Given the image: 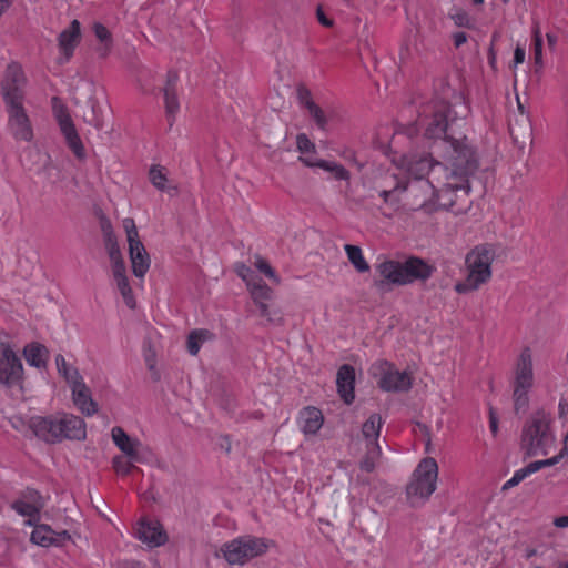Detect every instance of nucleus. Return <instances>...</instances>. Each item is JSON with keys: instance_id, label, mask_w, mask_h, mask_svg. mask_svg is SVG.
I'll return each instance as SVG.
<instances>
[{"instance_id": "nucleus-55", "label": "nucleus", "mask_w": 568, "mask_h": 568, "mask_svg": "<svg viewBox=\"0 0 568 568\" xmlns=\"http://www.w3.org/2000/svg\"><path fill=\"white\" fill-rule=\"evenodd\" d=\"M403 134L400 132H396L393 136L392 144H395L396 141L402 136Z\"/></svg>"}, {"instance_id": "nucleus-18", "label": "nucleus", "mask_w": 568, "mask_h": 568, "mask_svg": "<svg viewBox=\"0 0 568 568\" xmlns=\"http://www.w3.org/2000/svg\"><path fill=\"white\" fill-rule=\"evenodd\" d=\"M135 537L149 547H159L166 541V534L158 521L142 519L135 528Z\"/></svg>"}, {"instance_id": "nucleus-37", "label": "nucleus", "mask_w": 568, "mask_h": 568, "mask_svg": "<svg viewBox=\"0 0 568 568\" xmlns=\"http://www.w3.org/2000/svg\"><path fill=\"white\" fill-rule=\"evenodd\" d=\"M212 334L207 329H194L187 337V351L191 355H197L201 345L211 338Z\"/></svg>"}, {"instance_id": "nucleus-32", "label": "nucleus", "mask_w": 568, "mask_h": 568, "mask_svg": "<svg viewBox=\"0 0 568 568\" xmlns=\"http://www.w3.org/2000/svg\"><path fill=\"white\" fill-rule=\"evenodd\" d=\"M383 423L384 422L379 414H372L363 424L362 435L365 438L366 444L378 443Z\"/></svg>"}, {"instance_id": "nucleus-45", "label": "nucleus", "mask_w": 568, "mask_h": 568, "mask_svg": "<svg viewBox=\"0 0 568 568\" xmlns=\"http://www.w3.org/2000/svg\"><path fill=\"white\" fill-rule=\"evenodd\" d=\"M85 122H88L90 125L94 126L95 129L100 130L102 128V121L95 115L94 105L91 106V116L84 118Z\"/></svg>"}, {"instance_id": "nucleus-10", "label": "nucleus", "mask_w": 568, "mask_h": 568, "mask_svg": "<svg viewBox=\"0 0 568 568\" xmlns=\"http://www.w3.org/2000/svg\"><path fill=\"white\" fill-rule=\"evenodd\" d=\"M23 365L20 357L13 351L11 345L6 342L0 343V385L8 389H22Z\"/></svg>"}, {"instance_id": "nucleus-29", "label": "nucleus", "mask_w": 568, "mask_h": 568, "mask_svg": "<svg viewBox=\"0 0 568 568\" xmlns=\"http://www.w3.org/2000/svg\"><path fill=\"white\" fill-rule=\"evenodd\" d=\"M102 230L104 234L105 247L111 260L112 267L125 265L121 254L120 246L118 244L116 237L110 223L103 224Z\"/></svg>"}, {"instance_id": "nucleus-42", "label": "nucleus", "mask_w": 568, "mask_h": 568, "mask_svg": "<svg viewBox=\"0 0 568 568\" xmlns=\"http://www.w3.org/2000/svg\"><path fill=\"white\" fill-rule=\"evenodd\" d=\"M134 463L135 462L131 460L130 458H125V456L121 455L114 456L112 459V466L115 473L122 476H125L131 473V470L134 467Z\"/></svg>"}, {"instance_id": "nucleus-24", "label": "nucleus", "mask_w": 568, "mask_h": 568, "mask_svg": "<svg viewBox=\"0 0 568 568\" xmlns=\"http://www.w3.org/2000/svg\"><path fill=\"white\" fill-rule=\"evenodd\" d=\"M33 526L34 529L31 532L30 540L36 545L49 547L52 545H59L60 542L70 539V535L65 530L55 532L51 529L50 526L44 524L37 525V523H34Z\"/></svg>"}, {"instance_id": "nucleus-54", "label": "nucleus", "mask_w": 568, "mask_h": 568, "mask_svg": "<svg viewBox=\"0 0 568 568\" xmlns=\"http://www.w3.org/2000/svg\"><path fill=\"white\" fill-rule=\"evenodd\" d=\"M546 38H547L548 45L550 48H554L558 40L557 36L555 33H547Z\"/></svg>"}, {"instance_id": "nucleus-2", "label": "nucleus", "mask_w": 568, "mask_h": 568, "mask_svg": "<svg viewBox=\"0 0 568 568\" xmlns=\"http://www.w3.org/2000/svg\"><path fill=\"white\" fill-rule=\"evenodd\" d=\"M234 271L245 282L254 303L260 307L261 315L268 316V302L273 298V291L262 281L257 273L263 274L272 283L278 285L281 278L275 274L271 264L262 256L256 255L251 265L236 263Z\"/></svg>"}, {"instance_id": "nucleus-27", "label": "nucleus", "mask_w": 568, "mask_h": 568, "mask_svg": "<svg viewBox=\"0 0 568 568\" xmlns=\"http://www.w3.org/2000/svg\"><path fill=\"white\" fill-rule=\"evenodd\" d=\"M376 271L386 282L404 285L403 262L385 260L376 265Z\"/></svg>"}, {"instance_id": "nucleus-26", "label": "nucleus", "mask_w": 568, "mask_h": 568, "mask_svg": "<svg viewBox=\"0 0 568 568\" xmlns=\"http://www.w3.org/2000/svg\"><path fill=\"white\" fill-rule=\"evenodd\" d=\"M112 276L125 305L129 308H135L136 302L126 276L125 265L112 267Z\"/></svg>"}, {"instance_id": "nucleus-31", "label": "nucleus", "mask_w": 568, "mask_h": 568, "mask_svg": "<svg viewBox=\"0 0 568 568\" xmlns=\"http://www.w3.org/2000/svg\"><path fill=\"white\" fill-rule=\"evenodd\" d=\"M93 32L100 44L97 47L95 51L98 55L102 59L106 58L113 45V39L111 32L100 22H95L93 24Z\"/></svg>"}, {"instance_id": "nucleus-21", "label": "nucleus", "mask_w": 568, "mask_h": 568, "mask_svg": "<svg viewBox=\"0 0 568 568\" xmlns=\"http://www.w3.org/2000/svg\"><path fill=\"white\" fill-rule=\"evenodd\" d=\"M81 38V26L78 20H73L58 38L59 49L62 54L61 62H68Z\"/></svg>"}, {"instance_id": "nucleus-11", "label": "nucleus", "mask_w": 568, "mask_h": 568, "mask_svg": "<svg viewBox=\"0 0 568 568\" xmlns=\"http://www.w3.org/2000/svg\"><path fill=\"white\" fill-rule=\"evenodd\" d=\"M123 227L129 243V255L132 264V272L136 277L143 278L150 268V256L143 243L139 239V232L134 220L130 217L124 219Z\"/></svg>"}, {"instance_id": "nucleus-41", "label": "nucleus", "mask_w": 568, "mask_h": 568, "mask_svg": "<svg viewBox=\"0 0 568 568\" xmlns=\"http://www.w3.org/2000/svg\"><path fill=\"white\" fill-rule=\"evenodd\" d=\"M535 469L532 468V464H528L526 467L520 468L514 473L511 478H509L504 485L503 490H508L518 484H520L524 479H526L528 476L535 474Z\"/></svg>"}, {"instance_id": "nucleus-46", "label": "nucleus", "mask_w": 568, "mask_h": 568, "mask_svg": "<svg viewBox=\"0 0 568 568\" xmlns=\"http://www.w3.org/2000/svg\"><path fill=\"white\" fill-rule=\"evenodd\" d=\"M558 416L560 419L566 420L568 416V402L565 398H560L558 403Z\"/></svg>"}, {"instance_id": "nucleus-50", "label": "nucleus", "mask_w": 568, "mask_h": 568, "mask_svg": "<svg viewBox=\"0 0 568 568\" xmlns=\"http://www.w3.org/2000/svg\"><path fill=\"white\" fill-rule=\"evenodd\" d=\"M526 58V51L525 49L517 47L514 51V63L516 65L524 63Z\"/></svg>"}, {"instance_id": "nucleus-4", "label": "nucleus", "mask_w": 568, "mask_h": 568, "mask_svg": "<svg viewBox=\"0 0 568 568\" xmlns=\"http://www.w3.org/2000/svg\"><path fill=\"white\" fill-rule=\"evenodd\" d=\"M496 251L491 244H479L473 247L465 257L467 276L465 281L455 285V291L465 294L476 291L491 278V264Z\"/></svg>"}, {"instance_id": "nucleus-48", "label": "nucleus", "mask_w": 568, "mask_h": 568, "mask_svg": "<svg viewBox=\"0 0 568 568\" xmlns=\"http://www.w3.org/2000/svg\"><path fill=\"white\" fill-rule=\"evenodd\" d=\"M178 80H179L178 73L175 71H169L168 75H166V83H165L164 88H169L170 87L173 90H175Z\"/></svg>"}, {"instance_id": "nucleus-53", "label": "nucleus", "mask_w": 568, "mask_h": 568, "mask_svg": "<svg viewBox=\"0 0 568 568\" xmlns=\"http://www.w3.org/2000/svg\"><path fill=\"white\" fill-rule=\"evenodd\" d=\"M12 0H0V17L9 9Z\"/></svg>"}, {"instance_id": "nucleus-5", "label": "nucleus", "mask_w": 568, "mask_h": 568, "mask_svg": "<svg viewBox=\"0 0 568 568\" xmlns=\"http://www.w3.org/2000/svg\"><path fill=\"white\" fill-rule=\"evenodd\" d=\"M510 385L515 412L525 413L529 406V393L535 385L532 351L528 346L520 351L514 362Z\"/></svg>"}, {"instance_id": "nucleus-3", "label": "nucleus", "mask_w": 568, "mask_h": 568, "mask_svg": "<svg viewBox=\"0 0 568 568\" xmlns=\"http://www.w3.org/2000/svg\"><path fill=\"white\" fill-rule=\"evenodd\" d=\"M554 418L549 412L539 409L531 414L523 427L521 447L527 456H546L556 444Z\"/></svg>"}, {"instance_id": "nucleus-13", "label": "nucleus", "mask_w": 568, "mask_h": 568, "mask_svg": "<svg viewBox=\"0 0 568 568\" xmlns=\"http://www.w3.org/2000/svg\"><path fill=\"white\" fill-rule=\"evenodd\" d=\"M6 112L8 114L7 126L11 136L16 141L32 142L34 130L23 103L7 105Z\"/></svg>"}, {"instance_id": "nucleus-6", "label": "nucleus", "mask_w": 568, "mask_h": 568, "mask_svg": "<svg viewBox=\"0 0 568 568\" xmlns=\"http://www.w3.org/2000/svg\"><path fill=\"white\" fill-rule=\"evenodd\" d=\"M268 547L267 539L244 535L223 544L220 554L229 565L244 566L252 559L264 555Z\"/></svg>"}, {"instance_id": "nucleus-33", "label": "nucleus", "mask_w": 568, "mask_h": 568, "mask_svg": "<svg viewBox=\"0 0 568 568\" xmlns=\"http://www.w3.org/2000/svg\"><path fill=\"white\" fill-rule=\"evenodd\" d=\"M381 455L382 448L378 443L366 444V453L359 462L361 470L365 473H373Z\"/></svg>"}, {"instance_id": "nucleus-58", "label": "nucleus", "mask_w": 568, "mask_h": 568, "mask_svg": "<svg viewBox=\"0 0 568 568\" xmlns=\"http://www.w3.org/2000/svg\"><path fill=\"white\" fill-rule=\"evenodd\" d=\"M509 0H503V2L507 3Z\"/></svg>"}, {"instance_id": "nucleus-43", "label": "nucleus", "mask_w": 568, "mask_h": 568, "mask_svg": "<svg viewBox=\"0 0 568 568\" xmlns=\"http://www.w3.org/2000/svg\"><path fill=\"white\" fill-rule=\"evenodd\" d=\"M565 457V454L560 450L559 454H557L556 456L551 457V458H548V459H544V460H536V462H532V468L535 469V471L537 473L538 470L545 468V467H551V466H555L556 464H558L562 458Z\"/></svg>"}, {"instance_id": "nucleus-57", "label": "nucleus", "mask_w": 568, "mask_h": 568, "mask_svg": "<svg viewBox=\"0 0 568 568\" xmlns=\"http://www.w3.org/2000/svg\"><path fill=\"white\" fill-rule=\"evenodd\" d=\"M560 568H568V562L561 564Z\"/></svg>"}, {"instance_id": "nucleus-47", "label": "nucleus", "mask_w": 568, "mask_h": 568, "mask_svg": "<svg viewBox=\"0 0 568 568\" xmlns=\"http://www.w3.org/2000/svg\"><path fill=\"white\" fill-rule=\"evenodd\" d=\"M453 41L455 48H460L467 41V34L463 31L455 32L453 34Z\"/></svg>"}, {"instance_id": "nucleus-36", "label": "nucleus", "mask_w": 568, "mask_h": 568, "mask_svg": "<svg viewBox=\"0 0 568 568\" xmlns=\"http://www.w3.org/2000/svg\"><path fill=\"white\" fill-rule=\"evenodd\" d=\"M55 364L59 374L64 377L69 386L74 384L78 379L82 378L79 371L75 367L70 366L62 355H57Z\"/></svg>"}, {"instance_id": "nucleus-35", "label": "nucleus", "mask_w": 568, "mask_h": 568, "mask_svg": "<svg viewBox=\"0 0 568 568\" xmlns=\"http://www.w3.org/2000/svg\"><path fill=\"white\" fill-rule=\"evenodd\" d=\"M542 47H544V37L541 33V29L538 23L532 26L531 29V52L534 63L537 67H542Z\"/></svg>"}, {"instance_id": "nucleus-19", "label": "nucleus", "mask_w": 568, "mask_h": 568, "mask_svg": "<svg viewBox=\"0 0 568 568\" xmlns=\"http://www.w3.org/2000/svg\"><path fill=\"white\" fill-rule=\"evenodd\" d=\"M72 400L75 407L85 416H93L98 412V404L93 400L90 388L83 378L70 385Z\"/></svg>"}, {"instance_id": "nucleus-34", "label": "nucleus", "mask_w": 568, "mask_h": 568, "mask_svg": "<svg viewBox=\"0 0 568 568\" xmlns=\"http://www.w3.org/2000/svg\"><path fill=\"white\" fill-rule=\"evenodd\" d=\"M348 261L355 267V270L359 273H365L369 271V264L365 260L363 255V251L357 245L346 244L344 246Z\"/></svg>"}, {"instance_id": "nucleus-49", "label": "nucleus", "mask_w": 568, "mask_h": 568, "mask_svg": "<svg viewBox=\"0 0 568 568\" xmlns=\"http://www.w3.org/2000/svg\"><path fill=\"white\" fill-rule=\"evenodd\" d=\"M316 16L322 26H324V27L333 26V20L325 16V13L323 12L321 7L317 8Z\"/></svg>"}, {"instance_id": "nucleus-9", "label": "nucleus", "mask_w": 568, "mask_h": 568, "mask_svg": "<svg viewBox=\"0 0 568 568\" xmlns=\"http://www.w3.org/2000/svg\"><path fill=\"white\" fill-rule=\"evenodd\" d=\"M27 78L22 67L17 62L7 65L1 83L0 93L4 106L21 104L26 99Z\"/></svg>"}, {"instance_id": "nucleus-56", "label": "nucleus", "mask_w": 568, "mask_h": 568, "mask_svg": "<svg viewBox=\"0 0 568 568\" xmlns=\"http://www.w3.org/2000/svg\"><path fill=\"white\" fill-rule=\"evenodd\" d=\"M473 2H474L475 4H483V3H484V0H473Z\"/></svg>"}, {"instance_id": "nucleus-40", "label": "nucleus", "mask_w": 568, "mask_h": 568, "mask_svg": "<svg viewBox=\"0 0 568 568\" xmlns=\"http://www.w3.org/2000/svg\"><path fill=\"white\" fill-rule=\"evenodd\" d=\"M296 148L298 152L302 154L300 156V160L302 161V158H310L312 160H316L314 158L316 153V146L313 141H311L305 133H300L296 136Z\"/></svg>"}, {"instance_id": "nucleus-17", "label": "nucleus", "mask_w": 568, "mask_h": 568, "mask_svg": "<svg viewBox=\"0 0 568 568\" xmlns=\"http://www.w3.org/2000/svg\"><path fill=\"white\" fill-rule=\"evenodd\" d=\"M296 99L298 104L306 109L310 116L314 120L316 126L325 131L327 126V119L324 111L314 102L311 90L303 83L296 88Z\"/></svg>"}, {"instance_id": "nucleus-15", "label": "nucleus", "mask_w": 568, "mask_h": 568, "mask_svg": "<svg viewBox=\"0 0 568 568\" xmlns=\"http://www.w3.org/2000/svg\"><path fill=\"white\" fill-rule=\"evenodd\" d=\"M29 427L34 435L47 442H61L60 414L54 416H34L30 418Z\"/></svg>"}, {"instance_id": "nucleus-12", "label": "nucleus", "mask_w": 568, "mask_h": 568, "mask_svg": "<svg viewBox=\"0 0 568 568\" xmlns=\"http://www.w3.org/2000/svg\"><path fill=\"white\" fill-rule=\"evenodd\" d=\"M51 102L53 115L68 143V146L72 150L77 158L82 159L84 156V148L67 106L57 97L52 98Z\"/></svg>"}, {"instance_id": "nucleus-44", "label": "nucleus", "mask_w": 568, "mask_h": 568, "mask_svg": "<svg viewBox=\"0 0 568 568\" xmlns=\"http://www.w3.org/2000/svg\"><path fill=\"white\" fill-rule=\"evenodd\" d=\"M453 19L458 27H470V19L466 12L456 13Z\"/></svg>"}, {"instance_id": "nucleus-23", "label": "nucleus", "mask_w": 568, "mask_h": 568, "mask_svg": "<svg viewBox=\"0 0 568 568\" xmlns=\"http://www.w3.org/2000/svg\"><path fill=\"white\" fill-rule=\"evenodd\" d=\"M61 440H83L87 436L84 420L72 414H60Z\"/></svg>"}, {"instance_id": "nucleus-39", "label": "nucleus", "mask_w": 568, "mask_h": 568, "mask_svg": "<svg viewBox=\"0 0 568 568\" xmlns=\"http://www.w3.org/2000/svg\"><path fill=\"white\" fill-rule=\"evenodd\" d=\"M164 93V103H165V112L170 120V124L174 120L175 115L180 110V103L178 100L176 91L172 88H163Z\"/></svg>"}, {"instance_id": "nucleus-8", "label": "nucleus", "mask_w": 568, "mask_h": 568, "mask_svg": "<svg viewBox=\"0 0 568 568\" xmlns=\"http://www.w3.org/2000/svg\"><path fill=\"white\" fill-rule=\"evenodd\" d=\"M371 375L376 379L378 387L384 392L399 393L410 389L412 375L406 371H398L387 361H377L369 368Z\"/></svg>"}, {"instance_id": "nucleus-52", "label": "nucleus", "mask_w": 568, "mask_h": 568, "mask_svg": "<svg viewBox=\"0 0 568 568\" xmlns=\"http://www.w3.org/2000/svg\"><path fill=\"white\" fill-rule=\"evenodd\" d=\"M554 525L557 528H567L568 527V515L567 516H559L554 519Z\"/></svg>"}, {"instance_id": "nucleus-16", "label": "nucleus", "mask_w": 568, "mask_h": 568, "mask_svg": "<svg viewBox=\"0 0 568 568\" xmlns=\"http://www.w3.org/2000/svg\"><path fill=\"white\" fill-rule=\"evenodd\" d=\"M435 271V267L425 260L417 256H409L403 262L404 285L416 281L428 280Z\"/></svg>"}, {"instance_id": "nucleus-22", "label": "nucleus", "mask_w": 568, "mask_h": 568, "mask_svg": "<svg viewBox=\"0 0 568 568\" xmlns=\"http://www.w3.org/2000/svg\"><path fill=\"white\" fill-rule=\"evenodd\" d=\"M337 392L345 404L349 405L355 398V369L348 364L342 365L337 371Z\"/></svg>"}, {"instance_id": "nucleus-1", "label": "nucleus", "mask_w": 568, "mask_h": 568, "mask_svg": "<svg viewBox=\"0 0 568 568\" xmlns=\"http://www.w3.org/2000/svg\"><path fill=\"white\" fill-rule=\"evenodd\" d=\"M468 113L463 95L457 97L454 108L443 100L434 101L423 111L405 134L410 138L417 125L425 126L423 140L429 152L399 154L390 150L388 156L398 173L393 174L394 186L379 193L386 204H397L405 192L414 209L432 212L452 207L459 192L468 195L469 176L478 165L476 153L465 135L448 134V126L463 121Z\"/></svg>"}, {"instance_id": "nucleus-30", "label": "nucleus", "mask_w": 568, "mask_h": 568, "mask_svg": "<svg viewBox=\"0 0 568 568\" xmlns=\"http://www.w3.org/2000/svg\"><path fill=\"white\" fill-rule=\"evenodd\" d=\"M23 356L30 366L43 368L48 362V349L39 343H30L23 348Z\"/></svg>"}, {"instance_id": "nucleus-7", "label": "nucleus", "mask_w": 568, "mask_h": 568, "mask_svg": "<svg viewBox=\"0 0 568 568\" xmlns=\"http://www.w3.org/2000/svg\"><path fill=\"white\" fill-rule=\"evenodd\" d=\"M437 478L438 465L436 460L432 457L422 459L406 488L407 497L412 504L415 503V499H428L436 490Z\"/></svg>"}, {"instance_id": "nucleus-20", "label": "nucleus", "mask_w": 568, "mask_h": 568, "mask_svg": "<svg viewBox=\"0 0 568 568\" xmlns=\"http://www.w3.org/2000/svg\"><path fill=\"white\" fill-rule=\"evenodd\" d=\"M114 445L133 462H141L140 449L142 443L138 438L130 437L123 428L115 426L111 430Z\"/></svg>"}, {"instance_id": "nucleus-14", "label": "nucleus", "mask_w": 568, "mask_h": 568, "mask_svg": "<svg viewBox=\"0 0 568 568\" xmlns=\"http://www.w3.org/2000/svg\"><path fill=\"white\" fill-rule=\"evenodd\" d=\"M45 503L36 489L27 488L11 503V508L22 517H28L27 525L32 526L40 519V511Z\"/></svg>"}, {"instance_id": "nucleus-38", "label": "nucleus", "mask_w": 568, "mask_h": 568, "mask_svg": "<svg viewBox=\"0 0 568 568\" xmlns=\"http://www.w3.org/2000/svg\"><path fill=\"white\" fill-rule=\"evenodd\" d=\"M149 180L152 183V185L158 189L159 191H166L169 190L166 183H168V174L164 166L154 164L149 170Z\"/></svg>"}, {"instance_id": "nucleus-28", "label": "nucleus", "mask_w": 568, "mask_h": 568, "mask_svg": "<svg viewBox=\"0 0 568 568\" xmlns=\"http://www.w3.org/2000/svg\"><path fill=\"white\" fill-rule=\"evenodd\" d=\"M302 162L310 168H320L324 171L331 172L333 178L337 181H348L351 173L342 164L326 160H312L310 158H302Z\"/></svg>"}, {"instance_id": "nucleus-25", "label": "nucleus", "mask_w": 568, "mask_h": 568, "mask_svg": "<svg viewBox=\"0 0 568 568\" xmlns=\"http://www.w3.org/2000/svg\"><path fill=\"white\" fill-rule=\"evenodd\" d=\"M323 422V414L316 407H306L302 409L297 419L300 428L307 435L316 434L321 429Z\"/></svg>"}, {"instance_id": "nucleus-51", "label": "nucleus", "mask_w": 568, "mask_h": 568, "mask_svg": "<svg viewBox=\"0 0 568 568\" xmlns=\"http://www.w3.org/2000/svg\"><path fill=\"white\" fill-rule=\"evenodd\" d=\"M489 428H490L493 435L495 436L498 432V419L491 409L489 413Z\"/></svg>"}]
</instances>
